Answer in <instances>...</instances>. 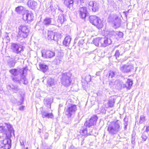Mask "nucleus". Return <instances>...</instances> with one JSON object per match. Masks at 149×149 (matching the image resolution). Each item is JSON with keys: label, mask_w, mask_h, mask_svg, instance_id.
I'll return each instance as SVG.
<instances>
[{"label": "nucleus", "mask_w": 149, "mask_h": 149, "mask_svg": "<svg viewBox=\"0 0 149 149\" xmlns=\"http://www.w3.org/2000/svg\"><path fill=\"white\" fill-rule=\"evenodd\" d=\"M11 47L13 52L17 54L21 53L23 51V46L19 44L13 43Z\"/></svg>", "instance_id": "9"}, {"label": "nucleus", "mask_w": 149, "mask_h": 149, "mask_svg": "<svg viewBox=\"0 0 149 149\" xmlns=\"http://www.w3.org/2000/svg\"><path fill=\"white\" fill-rule=\"evenodd\" d=\"M55 52L54 51L48 50L42 52V56L46 58H51L55 56Z\"/></svg>", "instance_id": "15"}, {"label": "nucleus", "mask_w": 149, "mask_h": 149, "mask_svg": "<svg viewBox=\"0 0 149 149\" xmlns=\"http://www.w3.org/2000/svg\"><path fill=\"white\" fill-rule=\"evenodd\" d=\"M19 30L18 35L17 36L18 39L26 38L28 35L29 30L27 26L21 25L18 27Z\"/></svg>", "instance_id": "5"}, {"label": "nucleus", "mask_w": 149, "mask_h": 149, "mask_svg": "<svg viewBox=\"0 0 149 149\" xmlns=\"http://www.w3.org/2000/svg\"><path fill=\"white\" fill-rule=\"evenodd\" d=\"M24 0H17V2L18 3L22 2L24 1Z\"/></svg>", "instance_id": "56"}, {"label": "nucleus", "mask_w": 149, "mask_h": 149, "mask_svg": "<svg viewBox=\"0 0 149 149\" xmlns=\"http://www.w3.org/2000/svg\"><path fill=\"white\" fill-rule=\"evenodd\" d=\"M11 140L10 138H6L0 141V148L3 149H9L11 147Z\"/></svg>", "instance_id": "7"}, {"label": "nucleus", "mask_w": 149, "mask_h": 149, "mask_svg": "<svg viewBox=\"0 0 149 149\" xmlns=\"http://www.w3.org/2000/svg\"><path fill=\"white\" fill-rule=\"evenodd\" d=\"M98 4L96 2L93 6L92 7V10L93 12H96L97 11L99 8Z\"/></svg>", "instance_id": "36"}, {"label": "nucleus", "mask_w": 149, "mask_h": 149, "mask_svg": "<svg viewBox=\"0 0 149 149\" xmlns=\"http://www.w3.org/2000/svg\"><path fill=\"white\" fill-rule=\"evenodd\" d=\"M5 125L7 126V127L8 129L10 131V134L11 135L12 133L14 135V130L12 127L10 125L7 123H5Z\"/></svg>", "instance_id": "34"}, {"label": "nucleus", "mask_w": 149, "mask_h": 149, "mask_svg": "<svg viewBox=\"0 0 149 149\" xmlns=\"http://www.w3.org/2000/svg\"><path fill=\"white\" fill-rule=\"evenodd\" d=\"M132 138L131 139V142L132 144H134L135 143V136H133V135H132Z\"/></svg>", "instance_id": "47"}, {"label": "nucleus", "mask_w": 149, "mask_h": 149, "mask_svg": "<svg viewBox=\"0 0 149 149\" xmlns=\"http://www.w3.org/2000/svg\"><path fill=\"white\" fill-rule=\"evenodd\" d=\"M52 19L51 18L46 17L44 19L43 24L46 26H48L50 24L56 25L55 22H52Z\"/></svg>", "instance_id": "20"}, {"label": "nucleus", "mask_w": 149, "mask_h": 149, "mask_svg": "<svg viewBox=\"0 0 149 149\" xmlns=\"http://www.w3.org/2000/svg\"><path fill=\"white\" fill-rule=\"evenodd\" d=\"M101 42L102 43L100 44L102 47H105L110 44L112 42L110 38H102Z\"/></svg>", "instance_id": "17"}, {"label": "nucleus", "mask_w": 149, "mask_h": 149, "mask_svg": "<svg viewBox=\"0 0 149 149\" xmlns=\"http://www.w3.org/2000/svg\"><path fill=\"white\" fill-rule=\"evenodd\" d=\"M84 43V40L83 39H81L79 40L78 42V44L79 46H81Z\"/></svg>", "instance_id": "45"}, {"label": "nucleus", "mask_w": 149, "mask_h": 149, "mask_svg": "<svg viewBox=\"0 0 149 149\" xmlns=\"http://www.w3.org/2000/svg\"><path fill=\"white\" fill-rule=\"evenodd\" d=\"M27 70L26 68H23L20 70V74L17 76H11V77L12 81L15 83L21 84H26L28 83L27 80L24 74L26 72Z\"/></svg>", "instance_id": "2"}, {"label": "nucleus", "mask_w": 149, "mask_h": 149, "mask_svg": "<svg viewBox=\"0 0 149 149\" xmlns=\"http://www.w3.org/2000/svg\"><path fill=\"white\" fill-rule=\"evenodd\" d=\"M62 84L67 86L70 85L72 80L70 78V75L69 73H64L62 74L61 78Z\"/></svg>", "instance_id": "6"}, {"label": "nucleus", "mask_w": 149, "mask_h": 149, "mask_svg": "<svg viewBox=\"0 0 149 149\" xmlns=\"http://www.w3.org/2000/svg\"><path fill=\"white\" fill-rule=\"evenodd\" d=\"M52 102V99L51 98H46L44 99V103L47 107L51 106V104Z\"/></svg>", "instance_id": "27"}, {"label": "nucleus", "mask_w": 149, "mask_h": 149, "mask_svg": "<svg viewBox=\"0 0 149 149\" xmlns=\"http://www.w3.org/2000/svg\"><path fill=\"white\" fill-rule=\"evenodd\" d=\"M66 107L65 109V113L68 118H70L74 114L77 110L76 105L67 102L66 103Z\"/></svg>", "instance_id": "3"}, {"label": "nucleus", "mask_w": 149, "mask_h": 149, "mask_svg": "<svg viewBox=\"0 0 149 149\" xmlns=\"http://www.w3.org/2000/svg\"><path fill=\"white\" fill-rule=\"evenodd\" d=\"M149 131V126H147L146 127V132H148Z\"/></svg>", "instance_id": "55"}, {"label": "nucleus", "mask_w": 149, "mask_h": 149, "mask_svg": "<svg viewBox=\"0 0 149 149\" xmlns=\"http://www.w3.org/2000/svg\"><path fill=\"white\" fill-rule=\"evenodd\" d=\"M42 117L43 118H52L53 117V115L52 113H48L47 111H43L41 113Z\"/></svg>", "instance_id": "23"}, {"label": "nucleus", "mask_w": 149, "mask_h": 149, "mask_svg": "<svg viewBox=\"0 0 149 149\" xmlns=\"http://www.w3.org/2000/svg\"><path fill=\"white\" fill-rule=\"evenodd\" d=\"M78 13L80 18L85 19L87 13V8L84 6L80 7L79 9Z\"/></svg>", "instance_id": "13"}, {"label": "nucleus", "mask_w": 149, "mask_h": 149, "mask_svg": "<svg viewBox=\"0 0 149 149\" xmlns=\"http://www.w3.org/2000/svg\"><path fill=\"white\" fill-rule=\"evenodd\" d=\"M97 119V117L96 116H93L88 121H86L84 123V126H87L88 128L93 127L96 124Z\"/></svg>", "instance_id": "8"}, {"label": "nucleus", "mask_w": 149, "mask_h": 149, "mask_svg": "<svg viewBox=\"0 0 149 149\" xmlns=\"http://www.w3.org/2000/svg\"><path fill=\"white\" fill-rule=\"evenodd\" d=\"M6 129L5 128V127L4 126H0V132H4L5 131Z\"/></svg>", "instance_id": "43"}, {"label": "nucleus", "mask_w": 149, "mask_h": 149, "mask_svg": "<svg viewBox=\"0 0 149 149\" xmlns=\"http://www.w3.org/2000/svg\"><path fill=\"white\" fill-rule=\"evenodd\" d=\"M73 0H64V3L71 10L74 9Z\"/></svg>", "instance_id": "18"}, {"label": "nucleus", "mask_w": 149, "mask_h": 149, "mask_svg": "<svg viewBox=\"0 0 149 149\" xmlns=\"http://www.w3.org/2000/svg\"><path fill=\"white\" fill-rule=\"evenodd\" d=\"M91 79V76L90 75H86L85 78V80L87 82L90 81Z\"/></svg>", "instance_id": "41"}, {"label": "nucleus", "mask_w": 149, "mask_h": 149, "mask_svg": "<svg viewBox=\"0 0 149 149\" xmlns=\"http://www.w3.org/2000/svg\"><path fill=\"white\" fill-rule=\"evenodd\" d=\"M47 85L48 86H53L55 84L54 79L51 78H49L47 80Z\"/></svg>", "instance_id": "32"}, {"label": "nucleus", "mask_w": 149, "mask_h": 149, "mask_svg": "<svg viewBox=\"0 0 149 149\" xmlns=\"http://www.w3.org/2000/svg\"><path fill=\"white\" fill-rule=\"evenodd\" d=\"M25 149H28V148L27 147H26Z\"/></svg>", "instance_id": "62"}, {"label": "nucleus", "mask_w": 149, "mask_h": 149, "mask_svg": "<svg viewBox=\"0 0 149 149\" xmlns=\"http://www.w3.org/2000/svg\"><path fill=\"white\" fill-rule=\"evenodd\" d=\"M25 141V140H23L22 139H20V143L21 145H24V143Z\"/></svg>", "instance_id": "51"}, {"label": "nucleus", "mask_w": 149, "mask_h": 149, "mask_svg": "<svg viewBox=\"0 0 149 149\" xmlns=\"http://www.w3.org/2000/svg\"><path fill=\"white\" fill-rule=\"evenodd\" d=\"M33 14L31 13H29L28 11L23 14V19L24 20L27 21V23H29L33 20Z\"/></svg>", "instance_id": "11"}, {"label": "nucleus", "mask_w": 149, "mask_h": 149, "mask_svg": "<svg viewBox=\"0 0 149 149\" xmlns=\"http://www.w3.org/2000/svg\"><path fill=\"white\" fill-rule=\"evenodd\" d=\"M145 120V117L143 115L141 116L140 118L139 123H142Z\"/></svg>", "instance_id": "42"}, {"label": "nucleus", "mask_w": 149, "mask_h": 149, "mask_svg": "<svg viewBox=\"0 0 149 149\" xmlns=\"http://www.w3.org/2000/svg\"><path fill=\"white\" fill-rule=\"evenodd\" d=\"M118 47V46H116L115 47V48H116V47Z\"/></svg>", "instance_id": "61"}, {"label": "nucleus", "mask_w": 149, "mask_h": 149, "mask_svg": "<svg viewBox=\"0 0 149 149\" xmlns=\"http://www.w3.org/2000/svg\"><path fill=\"white\" fill-rule=\"evenodd\" d=\"M28 5L32 9H35L37 7V3L35 1H29L27 3Z\"/></svg>", "instance_id": "25"}, {"label": "nucleus", "mask_w": 149, "mask_h": 149, "mask_svg": "<svg viewBox=\"0 0 149 149\" xmlns=\"http://www.w3.org/2000/svg\"><path fill=\"white\" fill-rule=\"evenodd\" d=\"M120 53L121 51H120V50H116L114 55L116 59H117L120 55H122V54H121Z\"/></svg>", "instance_id": "38"}, {"label": "nucleus", "mask_w": 149, "mask_h": 149, "mask_svg": "<svg viewBox=\"0 0 149 149\" xmlns=\"http://www.w3.org/2000/svg\"><path fill=\"white\" fill-rule=\"evenodd\" d=\"M48 134L47 133H46L45 135V139H47L48 138Z\"/></svg>", "instance_id": "57"}, {"label": "nucleus", "mask_w": 149, "mask_h": 149, "mask_svg": "<svg viewBox=\"0 0 149 149\" xmlns=\"http://www.w3.org/2000/svg\"><path fill=\"white\" fill-rule=\"evenodd\" d=\"M37 149H38V148H37Z\"/></svg>", "instance_id": "63"}, {"label": "nucleus", "mask_w": 149, "mask_h": 149, "mask_svg": "<svg viewBox=\"0 0 149 149\" xmlns=\"http://www.w3.org/2000/svg\"><path fill=\"white\" fill-rule=\"evenodd\" d=\"M123 120H124V123H127V122H128V119L127 118L125 117L124 118Z\"/></svg>", "instance_id": "52"}, {"label": "nucleus", "mask_w": 149, "mask_h": 149, "mask_svg": "<svg viewBox=\"0 0 149 149\" xmlns=\"http://www.w3.org/2000/svg\"><path fill=\"white\" fill-rule=\"evenodd\" d=\"M114 25L116 27H118L120 24V20L118 17L116 16L113 21Z\"/></svg>", "instance_id": "30"}, {"label": "nucleus", "mask_w": 149, "mask_h": 149, "mask_svg": "<svg viewBox=\"0 0 149 149\" xmlns=\"http://www.w3.org/2000/svg\"><path fill=\"white\" fill-rule=\"evenodd\" d=\"M73 1L74 7L77 5L79 6L80 5H81L84 2V0H73Z\"/></svg>", "instance_id": "33"}, {"label": "nucleus", "mask_w": 149, "mask_h": 149, "mask_svg": "<svg viewBox=\"0 0 149 149\" xmlns=\"http://www.w3.org/2000/svg\"><path fill=\"white\" fill-rule=\"evenodd\" d=\"M133 69V66L132 65L125 64L121 66L120 70L123 72L128 73Z\"/></svg>", "instance_id": "14"}, {"label": "nucleus", "mask_w": 149, "mask_h": 149, "mask_svg": "<svg viewBox=\"0 0 149 149\" xmlns=\"http://www.w3.org/2000/svg\"><path fill=\"white\" fill-rule=\"evenodd\" d=\"M102 38H97L94 39L93 41V43L97 46L102 47L100 44L102 43L101 42Z\"/></svg>", "instance_id": "26"}, {"label": "nucleus", "mask_w": 149, "mask_h": 149, "mask_svg": "<svg viewBox=\"0 0 149 149\" xmlns=\"http://www.w3.org/2000/svg\"><path fill=\"white\" fill-rule=\"evenodd\" d=\"M122 129L121 123L119 120L111 122L107 126V130L109 133L112 135L120 132Z\"/></svg>", "instance_id": "1"}, {"label": "nucleus", "mask_w": 149, "mask_h": 149, "mask_svg": "<svg viewBox=\"0 0 149 149\" xmlns=\"http://www.w3.org/2000/svg\"><path fill=\"white\" fill-rule=\"evenodd\" d=\"M66 20V18L64 16V15L63 13L60 14L57 20V22L59 23L58 26L61 27L63 22Z\"/></svg>", "instance_id": "21"}, {"label": "nucleus", "mask_w": 149, "mask_h": 149, "mask_svg": "<svg viewBox=\"0 0 149 149\" xmlns=\"http://www.w3.org/2000/svg\"><path fill=\"white\" fill-rule=\"evenodd\" d=\"M106 111L104 107L102 108V109H100V112L102 113H105Z\"/></svg>", "instance_id": "50"}, {"label": "nucleus", "mask_w": 149, "mask_h": 149, "mask_svg": "<svg viewBox=\"0 0 149 149\" xmlns=\"http://www.w3.org/2000/svg\"><path fill=\"white\" fill-rule=\"evenodd\" d=\"M22 69H20L18 71L17 70L15 69H13L9 70V72L12 75V76H15L19 74L20 73V70Z\"/></svg>", "instance_id": "29"}, {"label": "nucleus", "mask_w": 149, "mask_h": 149, "mask_svg": "<svg viewBox=\"0 0 149 149\" xmlns=\"http://www.w3.org/2000/svg\"><path fill=\"white\" fill-rule=\"evenodd\" d=\"M107 33L108 34L107 36L108 37H111L115 35V32L113 31H107Z\"/></svg>", "instance_id": "39"}, {"label": "nucleus", "mask_w": 149, "mask_h": 149, "mask_svg": "<svg viewBox=\"0 0 149 149\" xmlns=\"http://www.w3.org/2000/svg\"><path fill=\"white\" fill-rule=\"evenodd\" d=\"M99 72H97L96 74V75H98V73H99Z\"/></svg>", "instance_id": "60"}, {"label": "nucleus", "mask_w": 149, "mask_h": 149, "mask_svg": "<svg viewBox=\"0 0 149 149\" xmlns=\"http://www.w3.org/2000/svg\"><path fill=\"white\" fill-rule=\"evenodd\" d=\"M58 10L61 13H62L63 12V10H62L59 7H58Z\"/></svg>", "instance_id": "54"}, {"label": "nucleus", "mask_w": 149, "mask_h": 149, "mask_svg": "<svg viewBox=\"0 0 149 149\" xmlns=\"http://www.w3.org/2000/svg\"><path fill=\"white\" fill-rule=\"evenodd\" d=\"M40 67L41 70H42L43 72H46L48 68V66L47 65L43 64L40 65Z\"/></svg>", "instance_id": "35"}, {"label": "nucleus", "mask_w": 149, "mask_h": 149, "mask_svg": "<svg viewBox=\"0 0 149 149\" xmlns=\"http://www.w3.org/2000/svg\"><path fill=\"white\" fill-rule=\"evenodd\" d=\"M6 88L8 90L15 93L18 92L19 93L21 91V89L19 88L18 86L12 84H7Z\"/></svg>", "instance_id": "12"}, {"label": "nucleus", "mask_w": 149, "mask_h": 149, "mask_svg": "<svg viewBox=\"0 0 149 149\" xmlns=\"http://www.w3.org/2000/svg\"><path fill=\"white\" fill-rule=\"evenodd\" d=\"M117 35L118 36L119 38H121L123 37V33L121 32H119L117 34Z\"/></svg>", "instance_id": "46"}, {"label": "nucleus", "mask_w": 149, "mask_h": 149, "mask_svg": "<svg viewBox=\"0 0 149 149\" xmlns=\"http://www.w3.org/2000/svg\"><path fill=\"white\" fill-rule=\"evenodd\" d=\"M132 81L129 79H127L125 84H123V87L126 88L127 89H130L132 85Z\"/></svg>", "instance_id": "22"}, {"label": "nucleus", "mask_w": 149, "mask_h": 149, "mask_svg": "<svg viewBox=\"0 0 149 149\" xmlns=\"http://www.w3.org/2000/svg\"><path fill=\"white\" fill-rule=\"evenodd\" d=\"M63 57V55L61 54V53H58L54 61V63L56 65L60 64L62 61Z\"/></svg>", "instance_id": "19"}, {"label": "nucleus", "mask_w": 149, "mask_h": 149, "mask_svg": "<svg viewBox=\"0 0 149 149\" xmlns=\"http://www.w3.org/2000/svg\"><path fill=\"white\" fill-rule=\"evenodd\" d=\"M15 10L17 13L22 15L27 11L24 9V7L22 6H19L16 7Z\"/></svg>", "instance_id": "24"}, {"label": "nucleus", "mask_w": 149, "mask_h": 149, "mask_svg": "<svg viewBox=\"0 0 149 149\" xmlns=\"http://www.w3.org/2000/svg\"><path fill=\"white\" fill-rule=\"evenodd\" d=\"M142 138L143 141H145L147 138V136L146 134L144 133L141 136Z\"/></svg>", "instance_id": "44"}, {"label": "nucleus", "mask_w": 149, "mask_h": 149, "mask_svg": "<svg viewBox=\"0 0 149 149\" xmlns=\"http://www.w3.org/2000/svg\"><path fill=\"white\" fill-rule=\"evenodd\" d=\"M89 20L91 23L96 26L98 29L102 28L103 26L102 20L99 17L95 15L90 16Z\"/></svg>", "instance_id": "4"}, {"label": "nucleus", "mask_w": 149, "mask_h": 149, "mask_svg": "<svg viewBox=\"0 0 149 149\" xmlns=\"http://www.w3.org/2000/svg\"><path fill=\"white\" fill-rule=\"evenodd\" d=\"M24 106H22L19 107V109L20 110L23 111L24 109Z\"/></svg>", "instance_id": "53"}, {"label": "nucleus", "mask_w": 149, "mask_h": 149, "mask_svg": "<svg viewBox=\"0 0 149 149\" xmlns=\"http://www.w3.org/2000/svg\"><path fill=\"white\" fill-rule=\"evenodd\" d=\"M23 101L22 100L20 102H18V103L17 104L18 105H20L22 104L23 103Z\"/></svg>", "instance_id": "58"}, {"label": "nucleus", "mask_w": 149, "mask_h": 149, "mask_svg": "<svg viewBox=\"0 0 149 149\" xmlns=\"http://www.w3.org/2000/svg\"><path fill=\"white\" fill-rule=\"evenodd\" d=\"M86 128H84L81 130L80 132L83 135H91L93 134L92 131L93 127H91L90 128H88V127L86 126Z\"/></svg>", "instance_id": "16"}, {"label": "nucleus", "mask_w": 149, "mask_h": 149, "mask_svg": "<svg viewBox=\"0 0 149 149\" xmlns=\"http://www.w3.org/2000/svg\"><path fill=\"white\" fill-rule=\"evenodd\" d=\"M95 3L96 2L93 1H90L89 3V5L90 6L92 7Z\"/></svg>", "instance_id": "48"}, {"label": "nucleus", "mask_w": 149, "mask_h": 149, "mask_svg": "<svg viewBox=\"0 0 149 149\" xmlns=\"http://www.w3.org/2000/svg\"><path fill=\"white\" fill-rule=\"evenodd\" d=\"M115 101L114 99H109L106 105L107 107H113L114 105Z\"/></svg>", "instance_id": "31"}, {"label": "nucleus", "mask_w": 149, "mask_h": 149, "mask_svg": "<svg viewBox=\"0 0 149 149\" xmlns=\"http://www.w3.org/2000/svg\"><path fill=\"white\" fill-rule=\"evenodd\" d=\"M45 149H50V148L49 147L47 146L45 147Z\"/></svg>", "instance_id": "59"}, {"label": "nucleus", "mask_w": 149, "mask_h": 149, "mask_svg": "<svg viewBox=\"0 0 149 149\" xmlns=\"http://www.w3.org/2000/svg\"><path fill=\"white\" fill-rule=\"evenodd\" d=\"M124 127H123L124 129L125 130H126L127 129V126L128 125L127 123H124Z\"/></svg>", "instance_id": "49"}, {"label": "nucleus", "mask_w": 149, "mask_h": 149, "mask_svg": "<svg viewBox=\"0 0 149 149\" xmlns=\"http://www.w3.org/2000/svg\"><path fill=\"white\" fill-rule=\"evenodd\" d=\"M61 38V35L58 33H55L52 31L48 32L47 36L48 40L57 41L58 39Z\"/></svg>", "instance_id": "10"}, {"label": "nucleus", "mask_w": 149, "mask_h": 149, "mask_svg": "<svg viewBox=\"0 0 149 149\" xmlns=\"http://www.w3.org/2000/svg\"><path fill=\"white\" fill-rule=\"evenodd\" d=\"M116 72L113 71H110L109 72V78H113L115 77Z\"/></svg>", "instance_id": "37"}, {"label": "nucleus", "mask_w": 149, "mask_h": 149, "mask_svg": "<svg viewBox=\"0 0 149 149\" xmlns=\"http://www.w3.org/2000/svg\"><path fill=\"white\" fill-rule=\"evenodd\" d=\"M71 40V38L70 36H66L63 42V45L65 46H69Z\"/></svg>", "instance_id": "28"}, {"label": "nucleus", "mask_w": 149, "mask_h": 149, "mask_svg": "<svg viewBox=\"0 0 149 149\" xmlns=\"http://www.w3.org/2000/svg\"><path fill=\"white\" fill-rule=\"evenodd\" d=\"M15 64L14 61L12 60L8 62V65L10 67H14Z\"/></svg>", "instance_id": "40"}]
</instances>
